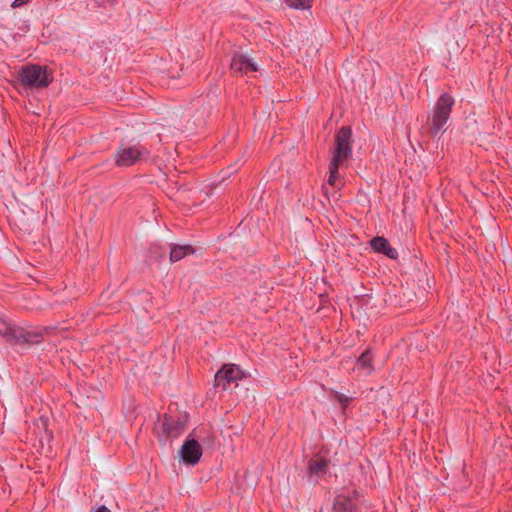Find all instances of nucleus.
I'll use <instances>...</instances> for the list:
<instances>
[{
	"label": "nucleus",
	"mask_w": 512,
	"mask_h": 512,
	"mask_svg": "<svg viewBox=\"0 0 512 512\" xmlns=\"http://www.w3.org/2000/svg\"><path fill=\"white\" fill-rule=\"evenodd\" d=\"M141 296H142V299L145 300V301H150L151 300V295L148 292L141 293Z\"/></svg>",
	"instance_id": "obj_23"
},
{
	"label": "nucleus",
	"mask_w": 512,
	"mask_h": 512,
	"mask_svg": "<svg viewBox=\"0 0 512 512\" xmlns=\"http://www.w3.org/2000/svg\"><path fill=\"white\" fill-rule=\"evenodd\" d=\"M236 165H237V163L233 166L227 167L226 170H224L223 179H225L226 177H229L230 175H232L233 173H235L238 170V167H236Z\"/></svg>",
	"instance_id": "obj_18"
},
{
	"label": "nucleus",
	"mask_w": 512,
	"mask_h": 512,
	"mask_svg": "<svg viewBox=\"0 0 512 512\" xmlns=\"http://www.w3.org/2000/svg\"><path fill=\"white\" fill-rule=\"evenodd\" d=\"M156 249H157V246H153V247H151L150 252L154 253Z\"/></svg>",
	"instance_id": "obj_25"
},
{
	"label": "nucleus",
	"mask_w": 512,
	"mask_h": 512,
	"mask_svg": "<svg viewBox=\"0 0 512 512\" xmlns=\"http://www.w3.org/2000/svg\"><path fill=\"white\" fill-rule=\"evenodd\" d=\"M28 1H29V0H14V1L12 2V7H13V8L19 7V6H21L22 4L27 3Z\"/></svg>",
	"instance_id": "obj_20"
},
{
	"label": "nucleus",
	"mask_w": 512,
	"mask_h": 512,
	"mask_svg": "<svg viewBox=\"0 0 512 512\" xmlns=\"http://www.w3.org/2000/svg\"><path fill=\"white\" fill-rule=\"evenodd\" d=\"M38 421L42 424V426L44 427L45 431L47 432V423H48V419L47 418H44V417H40L38 419Z\"/></svg>",
	"instance_id": "obj_21"
},
{
	"label": "nucleus",
	"mask_w": 512,
	"mask_h": 512,
	"mask_svg": "<svg viewBox=\"0 0 512 512\" xmlns=\"http://www.w3.org/2000/svg\"><path fill=\"white\" fill-rule=\"evenodd\" d=\"M356 367L359 370H363L366 374H370L372 372V355L369 349L365 350L358 357Z\"/></svg>",
	"instance_id": "obj_14"
},
{
	"label": "nucleus",
	"mask_w": 512,
	"mask_h": 512,
	"mask_svg": "<svg viewBox=\"0 0 512 512\" xmlns=\"http://www.w3.org/2000/svg\"><path fill=\"white\" fill-rule=\"evenodd\" d=\"M340 165H341L340 162H336V161H332V160L329 165L328 183L333 187H337V181H338V177H339L338 171H339Z\"/></svg>",
	"instance_id": "obj_16"
},
{
	"label": "nucleus",
	"mask_w": 512,
	"mask_h": 512,
	"mask_svg": "<svg viewBox=\"0 0 512 512\" xmlns=\"http://www.w3.org/2000/svg\"><path fill=\"white\" fill-rule=\"evenodd\" d=\"M352 129L350 126H343L335 135V150L332 161L340 162L352 156L351 145Z\"/></svg>",
	"instance_id": "obj_5"
},
{
	"label": "nucleus",
	"mask_w": 512,
	"mask_h": 512,
	"mask_svg": "<svg viewBox=\"0 0 512 512\" xmlns=\"http://www.w3.org/2000/svg\"><path fill=\"white\" fill-rule=\"evenodd\" d=\"M195 253V249L193 246L189 244L178 245L171 244L170 245V253L169 259L171 263H175L183 259L185 256L191 255Z\"/></svg>",
	"instance_id": "obj_13"
},
{
	"label": "nucleus",
	"mask_w": 512,
	"mask_h": 512,
	"mask_svg": "<svg viewBox=\"0 0 512 512\" xmlns=\"http://www.w3.org/2000/svg\"><path fill=\"white\" fill-rule=\"evenodd\" d=\"M17 80L25 88H45L53 81V75L46 66L29 64L21 68Z\"/></svg>",
	"instance_id": "obj_3"
},
{
	"label": "nucleus",
	"mask_w": 512,
	"mask_h": 512,
	"mask_svg": "<svg viewBox=\"0 0 512 512\" xmlns=\"http://www.w3.org/2000/svg\"><path fill=\"white\" fill-rule=\"evenodd\" d=\"M312 0H286V4L294 9H308L311 7Z\"/></svg>",
	"instance_id": "obj_17"
},
{
	"label": "nucleus",
	"mask_w": 512,
	"mask_h": 512,
	"mask_svg": "<svg viewBox=\"0 0 512 512\" xmlns=\"http://www.w3.org/2000/svg\"><path fill=\"white\" fill-rule=\"evenodd\" d=\"M188 421L189 414L186 412L178 415L165 414L159 426L156 427L159 440L165 443L169 438H178L185 432Z\"/></svg>",
	"instance_id": "obj_4"
},
{
	"label": "nucleus",
	"mask_w": 512,
	"mask_h": 512,
	"mask_svg": "<svg viewBox=\"0 0 512 512\" xmlns=\"http://www.w3.org/2000/svg\"><path fill=\"white\" fill-rule=\"evenodd\" d=\"M230 67L235 73L240 74L258 71V66L253 59L242 53H236L233 56Z\"/></svg>",
	"instance_id": "obj_10"
},
{
	"label": "nucleus",
	"mask_w": 512,
	"mask_h": 512,
	"mask_svg": "<svg viewBox=\"0 0 512 512\" xmlns=\"http://www.w3.org/2000/svg\"><path fill=\"white\" fill-rule=\"evenodd\" d=\"M150 150L140 142L122 141L115 153L114 160L117 167H131L150 158Z\"/></svg>",
	"instance_id": "obj_1"
},
{
	"label": "nucleus",
	"mask_w": 512,
	"mask_h": 512,
	"mask_svg": "<svg viewBox=\"0 0 512 512\" xmlns=\"http://www.w3.org/2000/svg\"><path fill=\"white\" fill-rule=\"evenodd\" d=\"M329 461L326 459H311L308 462L309 478L312 482H317L318 478L326 474Z\"/></svg>",
	"instance_id": "obj_12"
},
{
	"label": "nucleus",
	"mask_w": 512,
	"mask_h": 512,
	"mask_svg": "<svg viewBox=\"0 0 512 512\" xmlns=\"http://www.w3.org/2000/svg\"><path fill=\"white\" fill-rule=\"evenodd\" d=\"M3 336L10 341H14L16 344L28 343L35 344L39 343L43 333L39 331H28L21 327L8 325L2 332Z\"/></svg>",
	"instance_id": "obj_7"
},
{
	"label": "nucleus",
	"mask_w": 512,
	"mask_h": 512,
	"mask_svg": "<svg viewBox=\"0 0 512 512\" xmlns=\"http://www.w3.org/2000/svg\"><path fill=\"white\" fill-rule=\"evenodd\" d=\"M353 502L350 498L338 495L334 499L333 512H352Z\"/></svg>",
	"instance_id": "obj_15"
},
{
	"label": "nucleus",
	"mask_w": 512,
	"mask_h": 512,
	"mask_svg": "<svg viewBox=\"0 0 512 512\" xmlns=\"http://www.w3.org/2000/svg\"><path fill=\"white\" fill-rule=\"evenodd\" d=\"M246 377L247 373L244 372L240 366L236 364H224L215 374L214 385L226 390L232 383L237 384L238 381Z\"/></svg>",
	"instance_id": "obj_6"
},
{
	"label": "nucleus",
	"mask_w": 512,
	"mask_h": 512,
	"mask_svg": "<svg viewBox=\"0 0 512 512\" xmlns=\"http://www.w3.org/2000/svg\"><path fill=\"white\" fill-rule=\"evenodd\" d=\"M94 512H111L106 506L101 505Z\"/></svg>",
	"instance_id": "obj_22"
},
{
	"label": "nucleus",
	"mask_w": 512,
	"mask_h": 512,
	"mask_svg": "<svg viewBox=\"0 0 512 512\" xmlns=\"http://www.w3.org/2000/svg\"><path fill=\"white\" fill-rule=\"evenodd\" d=\"M217 103L218 101L216 95L207 94L198 97L192 104V107L195 109L194 123L196 125H202L211 115L212 110L217 105Z\"/></svg>",
	"instance_id": "obj_8"
},
{
	"label": "nucleus",
	"mask_w": 512,
	"mask_h": 512,
	"mask_svg": "<svg viewBox=\"0 0 512 512\" xmlns=\"http://www.w3.org/2000/svg\"><path fill=\"white\" fill-rule=\"evenodd\" d=\"M455 100L449 93H442L428 117L427 124L432 136H436L446 130V124L450 118Z\"/></svg>",
	"instance_id": "obj_2"
},
{
	"label": "nucleus",
	"mask_w": 512,
	"mask_h": 512,
	"mask_svg": "<svg viewBox=\"0 0 512 512\" xmlns=\"http://www.w3.org/2000/svg\"><path fill=\"white\" fill-rule=\"evenodd\" d=\"M370 246L375 252L384 254L385 256H387L390 259H397V257H398L397 250L395 248H393L390 245L389 241L384 237H380V236L374 237L370 241Z\"/></svg>",
	"instance_id": "obj_11"
},
{
	"label": "nucleus",
	"mask_w": 512,
	"mask_h": 512,
	"mask_svg": "<svg viewBox=\"0 0 512 512\" xmlns=\"http://www.w3.org/2000/svg\"><path fill=\"white\" fill-rule=\"evenodd\" d=\"M179 454L184 463L195 465L202 456V447L194 439L186 440L180 448Z\"/></svg>",
	"instance_id": "obj_9"
},
{
	"label": "nucleus",
	"mask_w": 512,
	"mask_h": 512,
	"mask_svg": "<svg viewBox=\"0 0 512 512\" xmlns=\"http://www.w3.org/2000/svg\"><path fill=\"white\" fill-rule=\"evenodd\" d=\"M338 398V401L340 402V404L342 405L343 408H346L349 404V398L343 394H340L337 396Z\"/></svg>",
	"instance_id": "obj_19"
},
{
	"label": "nucleus",
	"mask_w": 512,
	"mask_h": 512,
	"mask_svg": "<svg viewBox=\"0 0 512 512\" xmlns=\"http://www.w3.org/2000/svg\"><path fill=\"white\" fill-rule=\"evenodd\" d=\"M161 253H159V258H164L165 255H166V250L165 249H161Z\"/></svg>",
	"instance_id": "obj_24"
}]
</instances>
